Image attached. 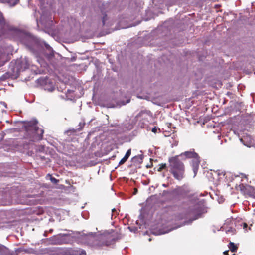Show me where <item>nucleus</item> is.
<instances>
[{
	"label": "nucleus",
	"mask_w": 255,
	"mask_h": 255,
	"mask_svg": "<svg viewBox=\"0 0 255 255\" xmlns=\"http://www.w3.org/2000/svg\"><path fill=\"white\" fill-rule=\"evenodd\" d=\"M180 156L173 157L169 159L170 171L175 178L178 180H181L184 176V166L181 160Z\"/></svg>",
	"instance_id": "1"
},
{
	"label": "nucleus",
	"mask_w": 255,
	"mask_h": 255,
	"mask_svg": "<svg viewBox=\"0 0 255 255\" xmlns=\"http://www.w3.org/2000/svg\"><path fill=\"white\" fill-rule=\"evenodd\" d=\"M30 63L29 60L27 58H24L21 60H17L15 64L11 63L10 70L8 71L9 76L12 79L17 78L21 71L27 69L29 66Z\"/></svg>",
	"instance_id": "2"
},
{
	"label": "nucleus",
	"mask_w": 255,
	"mask_h": 255,
	"mask_svg": "<svg viewBox=\"0 0 255 255\" xmlns=\"http://www.w3.org/2000/svg\"><path fill=\"white\" fill-rule=\"evenodd\" d=\"M88 237L92 240H99L101 244L107 246L111 244L116 239L115 233L112 230L105 231L101 233L98 234H94L91 232L89 233Z\"/></svg>",
	"instance_id": "3"
},
{
	"label": "nucleus",
	"mask_w": 255,
	"mask_h": 255,
	"mask_svg": "<svg viewBox=\"0 0 255 255\" xmlns=\"http://www.w3.org/2000/svg\"><path fill=\"white\" fill-rule=\"evenodd\" d=\"M179 156H180V157L182 159L186 158L192 159L191 165L192 166L193 171L194 173V177H195L198 171L200 162V158L198 155L194 151V150H191L190 151H187L182 153Z\"/></svg>",
	"instance_id": "4"
},
{
	"label": "nucleus",
	"mask_w": 255,
	"mask_h": 255,
	"mask_svg": "<svg viewBox=\"0 0 255 255\" xmlns=\"http://www.w3.org/2000/svg\"><path fill=\"white\" fill-rule=\"evenodd\" d=\"M72 231H70L67 233L59 234L56 235L57 244H67L70 243L72 240L73 236Z\"/></svg>",
	"instance_id": "5"
},
{
	"label": "nucleus",
	"mask_w": 255,
	"mask_h": 255,
	"mask_svg": "<svg viewBox=\"0 0 255 255\" xmlns=\"http://www.w3.org/2000/svg\"><path fill=\"white\" fill-rule=\"evenodd\" d=\"M37 123V121H34L32 124V126L30 123L29 124V126L30 127V128L31 129L34 130V133H35L36 135H37V139L41 140L42 138L44 130L42 129H41L36 126V125Z\"/></svg>",
	"instance_id": "6"
},
{
	"label": "nucleus",
	"mask_w": 255,
	"mask_h": 255,
	"mask_svg": "<svg viewBox=\"0 0 255 255\" xmlns=\"http://www.w3.org/2000/svg\"><path fill=\"white\" fill-rule=\"evenodd\" d=\"M190 188L187 185L178 187L174 190V193L179 196H185L190 192Z\"/></svg>",
	"instance_id": "7"
},
{
	"label": "nucleus",
	"mask_w": 255,
	"mask_h": 255,
	"mask_svg": "<svg viewBox=\"0 0 255 255\" xmlns=\"http://www.w3.org/2000/svg\"><path fill=\"white\" fill-rule=\"evenodd\" d=\"M188 215L189 216L195 215V217L191 220H189L188 221H185L184 222L185 224L190 223L192 221L198 219L200 216V214L198 213V211L195 209L190 210V212L188 213Z\"/></svg>",
	"instance_id": "8"
},
{
	"label": "nucleus",
	"mask_w": 255,
	"mask_h": 255,
	"mask_svg": "<svg viewBox=\"0 0 255 255\" xmlns=\"http://www.w3.org/2000/svg\"><path fill=\"white\" fill-rule=\"evenodd\" d=\"M6 53L4 49L0 48V66H2L6 61Z\"/></svg>",
	"instance_id": "9"
},
{
	"label": "nucleus",
	"mask_w": 255,
	"mask_h": 255,
	"mask_svg": "<svg viewBox=\"0 0 255 255\" xmlns=\"http://www.w3.org/2000/svg\"><path fill=\"white\" fill-rule=\"evenodd\" d=\"M44 45L45 47V48L48 52V53H46L47 57L50 59L53 56H54V51L53 50L52 48L50 47V46L47 43L44 42Z\"/></svg>",
	"instance_id": "10"
},
{
	"label": "nucleus",
	"mask_w": 255,
	"mask_h": 255,
	"mask_svg": "<svg viewBox=\"0 0 255 255\" xmlns=\"http://www.w3.org/2000/svg\"><path fill=\"white\" fill-rule=\"evenodd\" d=\"M240 141L246 146H250L251 143V136L244 137L243 138H240Z\"/></svg>",
	"instance_id": "11"
},
{
	"label": "nucleus",
	"mask_w": 255,
	"mask_h": 255,
	"mask_svg": "<svg viewBox=\"0 0 255 255\" xmlns=\"http://www.w3.org/2000/svg\"><path fill=\"white\" fill-rule=\"evenodd\" d=\"M130 154H131V149H129L127 151L124 157L120 161L119 164L122 165L124 163H125L127 161V160L130 156Z\"/></svg>",
	"instance_id": "12"
},
{
	"label": "nucleus",
	"mask_w": 255,
	"mask_h": 255,
	"mask_svg": "<svg viewBox=\"0 0 255 255\" xmlns=\"http://www.w3.org/2000/svg\"><path fill=\"white\" fill-rule=\"evenodd\" d=\"M14 32L16 34V38L21 39L23 37L27 36V35L24 32L19 30H16L14 31Z\"/></svg>",
	"instance_id": "13"
},
{
	"label": "nucleus",
	"mask_w": 255,
	"mask_h": 255,
	"mask_svg": "<svg viewBox=\"0 0 255 255\" xmlns=\"http://www.w3.org/2000/svg\"><path fill=\"white\" fill-rule=\"evenodd\" d=\"M2 2L7 3L9 6H13L19 1V0H2Z\"/></svg>",
	"instance_id": "14"
},
{
	"label": "nucleus",
	"mask_w": 255,
	"mask_h": 255,
	"mask_svg": "<svg viewBox=\"0 0 255 255\" xmlns=\"http://www.w3.org/2000/svg\"><path fill=\"white\" fill-rule=\"evenodd\" d=\"M229 248L232 252H236L237 249V247L233 242H230L229 243Z\"/></svg>",
	"instance_id": "15"
},
{
	"label": "nucleus",
	"mask_w": 255,
	"mask_h": 255,
	"mask_svg": "<svg viewBox=\"0 0 255 255\" xmlns=\"http://www.w3.org/2000/svg\"><path fill=\"white\" fill-rule=\"evenodd\" d=\"M56 240V237L55 235V236H53L50 237V238H49L48 241L49 244L56 245L57 243H55V242H57V240Z\"/></svg>",
	"instance_id": "16"
},
{
	"label": "nucleus",
	"mask_w": 255,
	"mask_h": 255,
	"mask_svg": "<svg viewBox=\"0 0 255 255\" xmlns=\"http://www.w3.org/2000/svg\"><path fill=\"white\" fill-rule=\"evenodd\" d=\"M5 22L2 14L0 11V26L2 27L5 25Z\"/></svg>",
	"instance_id": "17"
},
{
	"label": "nucleus",
	"mask_w": 255,
	"mask_h": 255,
	"mask_svg": "<svg viewBox=\"0 0 255 255\" xmlns=\"http://www.w3.org/2000/svg\"><path fill=\"white\" fill-rule=\"evenodd\" d=\"M50 180L54 184H57L58 182V180L57 179L54 177H52L51 176H50Z\"/></svg>",
	"instance_id": "18"
},
{
	"label": "nucleus",
	"mask_w": 255,
	"mask_h": 255,
	"mask_svg": "<svg viewBox=\"0 0 255 255\" xmlns=\"http://www.w3.org/2000/svg\"><path fill=\"white\" fill-rule=\"evenodd\" d=\"M166 164H162L158 169V171H161L162 169L165 168Z\"/></svg>",
	"instance_id": "19"
},
{
	"label": "nucleus",
	"mask_w": 255,
	"mask_h": 255,
	"mask_svg": "<svg viewBox=\"0 0 255 255\" xmlns=\"http://www.w3.org/2000/svg\"><path fill=\"white\" fill-rule=\"evenodd\" d=\"M106 19H107V16L105 15L103 16V17L102 18V22H103V25L105 24Z\"/></svg>",
	"instance_id": "20"
},
{
	"label": "nucleus",
	"mask_w": 255,
	"mask_h": 255,
	"mask_svg": "<svg viewBox=\"0 0 255 255\" xmlns=\"http://www.w3.org/2000/svg\"><path fill=\"white\" fill-rule=\"evenodd\" d=\"M157 129H158V128H157L156 127H154V128L152 129V131L153 132H154V133H156L157 132Z\"/></svg>",
	"instance_id": "21"
},
{
	"label": "nucleus",
	"mask_w": 255,
	"mask_h": 255,
	"mask_svg": "<svg viewBox=\"0 0 255 255\" xmlns=\"http://www.w3.org/2000/svg\"><path fill=\"white\" fill-rule=\"evenodd\" d=\"M247 227V224L246 223H244L243 224V228L244 229H245L246 227Z\"/></svg>",
	"instance_id": "22"
},
{
	"label": "nucleus",
	"mask_w": 255,
	"mask_h": 255,
	"mask_svg": "<svg viewBox=\"0 0 255 255\" xmlns=\"http://www.w3.org/2000/svg\"><path fill=\"white\" fill-rule=\"evenodd\" d=\"M168 232H160L158 235L163 234L166 233H168Z\"/></svg>",
	"instance_id": "23"
},
{
	"label": "nucleus",
	"mask_w": 255,
	"mask_h": 255,
	"mask_svg": "<svg viewBox=\"0 0 255 255\" xmlns=\"http://www.w3.org/2000/svg\"><path fill=\"white\" fill-rule=\"evenodd\" d=\"M224 255H228V251H225L223 253Z\"/></svg>",
	"instance_id": "24"
},
{
	"label": "nucleus",
	"mask_w": 255,
	"mask_h": 255,
	"mask_svg": "<svg viewBox=\"0 0 255 255\" xmlns=\"http://www.w3.org/2000/svg\"><path fill=\"white\" fill-rule=\"evenodd\" d=\"M54 87H51L50 89H49V91H53L54 90Z\"/></svg>",
	"instance_id": "25"
},
{
	"label": "nucleus",
	"mask_w": 255,
	"mask_h": 255,
	"mask_svg": "<svg viewBox=\"0 0 255 255\" xmlns=\"http://www.w3.org/2000/svg\"><path fill=\"white\" fill-rule=\"evenodd\" d=\"M115 211H116L115 209H112V212H115Z\"/></svg>",
	"instance_id": "26"
},
{
	"label": "nucleus",
	"mask_w": 255,
	"mask_h": 255,
	"mask_svg": "<svg viewBox=\"0 0 255 255\" xmlns=\"http://www.w3.org/2000/svg\"><path fill=\"white\" fill-rule=\"evenodd\" d=\"M148 240H149V241H150L151 240V238H149Z\"/></svg>",
	"instance_id": "27"
},
{
	"label": "nucleus",
	"mask_w": 255,
	"mask_h": 255,
	"mask_svg": "<svg viewBox=\"0 0 255 255\" xmlns=\"http://www.w3.org/2000/svg\"><path fill=\"white\" fill-rule=\"evenodd\" d=\"M229 231H230V230H228V231H226V232L227 233V232H228Z\"/></svg>",
	"instance_id": "28"
},
{
	"label": "nucleus",
	"mask_w": 255,
	"mask_h": 255,
	"mask_svg": "<svg viewBox=\"0 0 255 255\" xmlns=\"http://www.w3.org/2000/svg\"><path fill=\"white\" fill-rule=\"evenodd\" d=\"M10 255V254H8V255Z\"/></svg>",
	"instance_id": "29"
}]
</instances>
